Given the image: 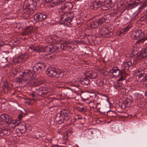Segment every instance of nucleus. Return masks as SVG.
<instances>
[{"mask_svg": "<svg viewBox=\"0 0 147 147\" xmlns=\"http://www.w3.org/2000/svg\"><path fill=\"white\" fill-rule=\"evenodd\" d=\"M35 77L34 72L31 70L25 69L22 72V74L20 76L18 79L21 82H26L28 81L31 82L35 79Z\"/></svg>", "mask_w": 147, "mask_h": 147, "instance_id": "obj_3", "label": "nucleus"}, {"mask_svg": "<svg viewBox=\"0 0 147 147\" xmlns=\"http://www.w3.org/2000/svg\"><path fill=\"white\" fill-rule=\"evenodd\" d=\"M3 129H0V136H4Z\"/></svg>", "mask_w": 147, "mask_h": 147, "instance_id": "obj_58", "label": "nucleus"}, {"mask_svg": "<svg viewBox=\"0 0 147 147\" xmlns=\"http://www.w3.org/2000/svg\"><path fill=\"white\" fill-rule=\"evenodd\" d=\"M67 12H63L61 13L60 15V20L61 21H65V18H66L67 16Z\"/></svg>", "mask_w": 147, "mask_h": 147, "instance_id": "obj_30", "label": "nucleus"}, {"mask_svg": "<svg viewBox=\"0 0 147 147\" xmlns=\"http://www.w3.org/2000/svg\"><path fill=\"white\" fill-rule=\"evenodd\" d=\"M145 94L146 96H147V90H146L145 93Z\"/></svg>", "mask_w": 147, "mask_h": 147, "instance_id": "obj_64", "label": "nucleus"}, {"mask_svg": "<svg viewBox=\"0 0 147 147\" xmlns=\"http://www.w3.org/2000/svg\"><path fill=\"white\" fill-rule=\"evenodd\" d=\"M52 51L54 52L55 51H60L61 49L65 50V45L58 43V42H56V44L52 46Z\"/></svg>", "mask_w": 147, "mask_h": 147, "instance_id": "obj_13", "label": "nucleus"}, {"mask_svg": "<svg viewBox=\"0 0 147 147\" xmlns=\"http://www.w3.org/2000/svg\"><path fill=\"white\" fill-rule=\"evenodd\" d=\"M74 86L76 87H77L78 88L79 87V85L78 84V85H74Z\"/></svg>", "mask_w": 147, "mask_h": 147, "instance_id": "obj_63", "label": "nucleus"}, {"mask_svg": "<svg viewBox=\"0 0 147 147\" xmlns=\"http://www.w3.org/2000/svg\"><path fill=\"white\" fill-rule=\"evenodd\" d=\"M45 1L47 3H48L50 1H51L52 3L55 5H58V3L56 2V0H45Z\"/></svg>", "mask_w": 147, "mask_h": 147, "instance_id": "obj_45", "label": "nucleus"}, {"mask_svg": "<svg viewBox=\"0 0 147 147\" xmlns=\"http://www.w3.org/2000/svg\"><path fill=\"white\" fill-rule=\"evenodd\" d=\"M85 75L86 77L91 79H96L98 77L97 73L92 70H87Z\"/></svg>", "mask_w": 147, "mask_h": 147, "instance_id": "obj_14", "label": "nucleus"}, {"mask_svg": "<svg viewBox=\"0 0 147 147\" xmlns=\"http://www.w3.org/2000/svg\"><path fill=\"white\" fill-rule=\"evenodd\" d=\"M13 61L14 62V64L20 63V61L19 56L14 58Z\"/></svg>", "mask_w": 147, "mask_h": 147, "instance_id": "obj_47", "label": "nucleus"}, {"mask_svg": "<svg viewBox=\"0 0 147 147\" xmlns=\"http://www.w3.org/2000/svg\"><path fill=\"white\" fill-rule=\"evenodd\" d=\"M138 53V52H137V51H134L132 53V55L134 56H136V55H137Z\"/></svg>", "mask_w": 147, "mask_h": 147, "instance_id": "obj_55", "label": "nucleus"}, {"mask_svg": "<svg viewBox=\"0 0 147 147\" xmlns=\"http://www.w3.org/2000/svg\"><path fill=\"white\" fill-rule=\"evenodd\" d=\"M98 21L99 24L100 25L103 23L104 22L106 21V19L105 17L100 18H99L97 20Z\"/></svg>", "mask_w": 147, "mask_h": 147, "instance_id": "obj_39", "label": "nucleus"}, {"mask_svg": "<svg viewBox=\"0 0 147 147\" xmlns=\"http://www.w3.org/2000/svg\"><path fill=\"white\" fill-rule=\"evenodd\" d=\"M71 116V114L70 110L66 109L62 111L60 113H57L55 120L59 124H61L64 121H67Z\"/></svg>", "mask_w": 147, "mask_h": 147, "instance_id": "obj_2", "label": "nucleus"}, {"mask_svg": "<svg viewBox=\"0 0 147 147\" xmlns=\"http://www.w3.org/2000/svg\"><path fill=\"white\" fill-rule=\"evenodd\" d=\"M125 32H123V30H122L119 32L118 35L120 37H122L125 34Z\"/></svg>", "mask_w": 147, "mask_h": 147, "instance_id": "obj_51", "label": "nucleus"}, {"mask_svg": "<svg viewBox=\"0 0 147 147\" xmlns=\"http://www.w3.org/2000/svg\"><path fill=\"white\" fill-rule=\"evenodd\" d=\"M100 34L104 37L109 38L111 36L113 33L109 32V30L105 26H103L99 30Z\"/></svg>", "mask_w": 147, "mask_h": 147, "instance_id": "obj_10", "label": "nucleus"}, {"mask_svg": "<svg viewBox=\"0 0 147 147\" xmlns=\"http://www.w3.org/2000/svg\"><path fill=\"white\" fill-rule=\"evenodd\" d=\"M42 83V82L41 81L40 82L39 80L34 81L33 82V87L37 86Z\"/></svg>", "mask_w": 147, "mask_h": 147, "instance_id": "obj_38", "label": "nucleus"}, {"mask_svg": "<svg viewBox=\"0 0 147 147\" xmlns=\"http://www.w3.org/2000/svg\"><path fill=\"white\" fill-rule=\"evenodd\" d=\"M33 70L34 72H37V73H39L40 72L42 71L41 69L39 68L38 66L36 64L33 67Z\"/></svg>", "mask_w": 147, "mask_h": 147, "instance_id": "obj_34", "label": "nucleus"}, {"mask_svg": "<svg viewBox=\"0 0 147 147\" xmlns=\"http://www.w3.org/2000/svg\"><path fill=\"white\" fill-rule=\"evenodd\" d=\"M88 106L90 107L91 109L93 108L94 109L97 108V105L94 104V102L91 100H89L88 102Z\"/></svg>", "mask_w": 147, "mask_h": 147, "instance_id": "obj_36", "label": "nucleus"}, {"mask_svg": "<svg viewBox=\"0 0 147 147\" xmlns=\"http://www.w3.org/2000/svg\"><path fill=\"white\" fill-rule=\"evenodd\" d=\"M123 104L121 105L122 109H125V108L130 106L133 101L132 96L129 95L125 96L123 98Z\"/></svg>", "mask_w": 147, "mask_h": 147, "instance_id": "obj_7", "label": "nucleus"}, {"mask_svg": "<svg viewBox=\"0 0 147 147\" xmlns=\"http://www.w3.org/2000/svg\"><path fill=\"white\" fill-rule=\"evenodd\" d=\"M30 48L36 52H42L41 51L42 49V46L39 45L37 46L30 47Z\"/></svg>", "mask_w": 147, "mask_h": 147, "instance_id": "obj_23", "label": "nucleus"}, {"mask_svg": "<svg viewBox=\"0 0 147 147\" xmlns=\"http://www.w3.org/2000/svg\"><path fill=\"white\" fill-rule=\"evenodd\" d=\"M72 21L71 18H69L68 16H66V18H65V21L64 22V24H67V23H70Z\"/></svg>", "mask_w": 147, "mask_h": 147, "instance_id": "obj_44", "label": "nucleus"}, {"mask_svg": "<svg viewBox=\"0 0 147 147\" xmlns=\"http://www.w3.org/2000/svg\"><path fill=\"white\" fill-rule=\"evenodd\" d=\"M34 28L32 26L27 27L23 30L22 34L23 36L28 35L33 32Z\"/></svg>", "mask_w": 147, "mask_h": 147, "instance_id": "obj_16", "label": "nucleus"}, {"mask_svg": "<svg viewBox=\"0 0 147 147\" xmlns=\"http://www.w3.org/2000/svg\"><path fill=\"white\" fill-rule=\"evenodd\" d=\"M139 2L137 3L135 1H133L132 3L128 4V8L129 9H131L137 6V4H139Z\"/></svg>", "mask_w": 147, "mask_h": 147, "instance_id": "obj_31", "label": "nucleus"}, {"mask_svg": "<svg viewBox=\"0 0 147 147\" xmlns=\"http://www.w3.org/2000/svg\"><path fill=\"white\" fill-rule=\"evenodd\" d=\"M88 78V77H86L85 78H81L80 81L81 83L83 85H88L90 82V81Z\"/></svg>", "mask_w": 147, "mask_h": 147, "instance_id": "obj_25", "label": "nucleus"}, {"mask_svg": "<svg viewBox=\"0 0 147 147\" xmlns=\"http://www.w3.org/2000/svg\"><path fill=\"white\" fill-rule=\"evenodd\" d=\"M139 74L138 77L140 78L141 77L144 78L147 77V68L144 67L140 68L138 71Z\"/></svg>", "mask_w": 147, "mask_h": 147, "instance_id": "obj_15", "label": "nucleus"}, {"mask_svg": "<svg viewBox=\"0 0 147 147\" xmlns=\"http://www.w3.org/2000/svg\"><path fill=\"white\" fill-rule=\"evenodd\" d=\"M109 114L111 115V116L112 117H116L117 116L116 113L113 111H110Z\"/></svg>", "mask_w": 147, "mask_h": 147, "instance_id": "obj_50", "label": "nucleus"}, {"mask_svg": "<svg viewBox=\"0 0 147 147\" xmlns=\"http://www.w3.org/2000/svg\"><path fill=\"white\" fill-rule=\"evenodd\" d=\"M8 60L7 57H3L2 58L0 59L1 63L2 64L5 63L7 62H8Z\"/></svg>", "mask_w": 147, "mask_h": 147, "instance_id": "obj_42", "label": "nucleus"}, {"mask_svg": "<svg viewBox=\"0 0 147 147\" xmlns=\"http://www.w3.org/2000/svg\"><path fill=\"white\" fill-rule=\"evenodd\" d=\"M36 64L38 66L39 68L41 69L42 71H43L46 67L45 64L43 62L38 63H36Z\"/></svg>", "mask_w": 147, "mask_h": 147, "instance_id": "obj_28", "label": "nucleus"}, {"mask_svg": "<svg viewBox=\"0 0 147 147\" xmlns=\"http://www.w3.org/2000/svg\"><path fill=\"white\" fill-rule=\"evenodd\" d=\"M33 70L34 72H37V73H39L40 72L42 71L41 69L39 68L38 66L36 64L33 67Z\"/></svg>", "mask_w": 147, "mask_h": 147, "instance_id": "obj_35", "label": "nucleus"}, {"mask_svg": "<svg viewBox=\"0 0 147 147\" xmlns=\"http://www.w3.org/2000/svg\"><path fill=\"white\" fill-rule=\"evenodd\" d=\"M98 2V3L99 4H100V5L101 6V5L103 4L104 3H105L106 1V0H96Z\"/></svg>", "mask_w": 147, "mask_h": 147, "instance_id": "obj_49", "label": "nucleus"}, {"mask_svg": "<svg viewBox=\"0 0 147 147\" xmlns=\"http://www.w3.org/2000/svg\"><path fill=\"white\" fill-rule=\"evenodd\" d=\"M30 95L33 98L36 97L37 96L35 94L34 92L31 93Z\"/></svg>", "mask_w": 147, "mask_h": 147, "instance_id": "obj_59", "label": "nucleus"}, {"mask_svg": "<svg viewBox=\"0 0 147 147\" xmlns=\"http://www.w3.org/2000/svg\"><path fill=\"white\" fill-rule=\"evenodd\" d=\"M116 82H115L114 84V87L116 89H117L118 91H119L120 89L121 88V86H122V84L121 83H119L118 81Z\"/></svg>", "mask_w": 147, "mask_h": 147, "instance_id": "obj_32", "label": "nucleus"}, {"mask_svg": "<svg viewBox=\"0 0 147 147\" xmlns=\"http://www.w3.org/2000/svg\"><path fill=\"white\" fill-rule=\"evenodd\" d=\"M104 79L98 78L96 81V84L97 86L100 87L104 84Z\"/></svg>", "mask_w": 147, "mask_h": 147, "instance_id": "obj_27", "label": "nucleus"}, {"mask_svg": "<svg viewBox=\"0 0 147 147\" xmlns=\"http://www.w3.org/2000/svg\"><path fill=\"white\" fill-rule=\"evenodd\" d=\"M42 87H40L38 88H36L35 91L36 93L39 96H42Z\"/></svg>", "mask_w": 147, "mask_h": 147, "instance_id": "obj_33", "label": "nucleus"}, {"mask_svg": "<svg viewBox=\"0 0 147 147\" xmlns=\"http://www.w3.org/2000/svg\"><path fill=\"white\" fill-rule=\"evenodd\" d=\"M131 37L134 39H138L137 43H143L147 40V37H144V31L139 29L133 31Z\"/></svg>", "mask_w": 147, "mask_h": 147, "instance_id": "obj_4", "label": "nucleus"}, {"mask_svg": "<svg viewBox=\"0 0 147 147\" xmlns=\"http://www.w3.org/2000/svg\"><path fill=\"white\" fill-rule=\"evenodd\" d=\"M52 45H49L45 47L42 46V52H46L50 54L53 52L52 51Z\"/></svg>", "mask_w": 147, "mask_h": 147, "instance_id": "obj_20", "label": "nucleus"}, {"mask_svg": "<svg viewBox=\"0 0 147 147\" xmlns=\"http://www.w3.org/2000/svg\"><path fill=\"white\" fill-rule=\"evenodd\" d=\"M20 122V121H19L13 120L12 118H11V121L9 122L7 124L10 128L11 129H14L16 126L18 125V122Z\"/></svg>", "mask_w": 147, "mask_h": 147, "instance_id": "obj_18", "label": "nucleus"}, {"mask_svg": "<svg viewBox=\"0 0 147 147\" xmlns=\"http://www.w3.org/2000/svg\"><path fill=\"white\" fill-rule=\"evenodd\" d=\"M65 0H56V2L58 3V5H59L61 4Z\"/></svg>", "mask_w": 147, "mask_h": 147, "instance_id": "obj_52", "label": "nucleus"}, {"mask_svg": "<svg viewBox=\"0 0 147 147\" xmlns=\"http://www.w3.org/2000/svg\"><path fill=\"white\" fill-rule=\"evenodd\" d=\"M11 116L5 114L1 115L0 116V123L2 125L8 124L9 122L11 121Z\"/></svg>", "mask_w": 147, "mask_h": 147, "instance_id": "obj_9", "label": "nucleus"}, {"mask_svg": "<svg viewBox=\"0 0 147 147\" xmlns=\"http://www.w3.org/2000/svg\"><path fill=\"white\" fill-rule=\"evenodd\" d=\"M42 97H45V96H47L49 92L48 91V88L46 87H42Z\"/></svg>", "mask_w": 147, "mask_h": 147, "instance_id": "obj_29", "label": "nucleus"}, {"mask_svg": "<svg viewBox=\"0 0 147 147\" xmlns=\"http://www.w3.org/2000/svg\"><path fill=\"white\" fill-rule=\"evenodd\" d=\"M46 74L51 77L57 78L59 77L61 78L64 76V72L63 71H60L58 73L55 68L52 67L48 69Z\"/></svg>", "mask_w": 147, "mask_h": 147, "instance_id": "obj_5", "label": "nucleus"}, {"mask_svg": "<svg viewBox=\"0 0 147 147\" xmlns=\"http://www.w3.org/2000/svg\"><path fill=\"white\" fill-rule=\"evenodd\" d=\"M78 110L80 112H84L85 111L84 108L79 107L78 108Z\"/></svg>", "mask_w": 147, "mask_h": 147, "instance_id": "obj_53", "label": "nucleus"}, {"mask_svg": "<svg viewBox=\"0 0 147 147\" xmlns=\"http://www.w3.org/2000/svg\"><path fill=\"white\" fill-rule=\"evenodd\" d=\"M109 73L113 75L115 77H117L120 76V78L118 79V81L124 80V78L123 76L125 75L122 73L121 69L120 70L117 67H113L112 69L110 70Z\"/></svg>", "mask_w": 147, "mask_h": 147, "instance_id": "obj_6", "label": "nucleus"}, {"mask_svg": "<svg viewBox=\"0 0 147 147\" xmlns=\"http://www.w3.org/2000/svg\"><path fill=\"white\" fill-rule=\"evenodd\" d=\"M100 25L98 21L96 20L92 22V23L90 25V27L92 29H95L99 27Z\"/></svg>", "mask_w": 147, "mask_h": 147, "instance_id": "obj_24", "label": "nucleus"}, {"mask_svg": "<svg viewBox=\"0 0 147 147\" xmlns=\"http://www.w3.org/2000/svg\"><path fill=\"white\" fill-rule=\"evenodd\" d=\"M82 100L83 101H86V102L88 104V102H89V101L88 100L89 99L88 98L87 99L83 98Z\"/></svg>", "mask_w": 147, "mask_h": 147, "instance_id": "obj_57", "label": "nucleus"}, {"mask_svg": "<svg viewBox=\"0 0 147 147\" xmlns=\"http://www.w3.org/2000/svg\"><path fill=\"white\" fill-rule=\"evenodd\" d=\"M143 18L145 19H146V18L147 19V14L144 15L143 16Z\"/></svg>", "mask_w": 147, "mask_h": 147, "instance_id": "obj_62", "label": "nucleus"}, {"mask_svg": "<svg viewBox=\"0 0 147 147\" xmlns=\"http://www.w3.org/2000/svg\"><path fill=\"white\" fill-rule=\"evenodd\" d=\"M73 7L72 4L70 2H66L65 3L63 6H62L61 8L59 9V11L61 12H67L70 11Z\"/></svg>", "mask_w": 147, "mask_h": 147, "instance_id": "obj_11", "label": "nucleus"}, {"mask_svg": "<svg viewBox=\"0 0 147 147\" xmlns=\"http://www.w3.org/2000/svg\"><path fill=\"white\" fill-rule=\"evenodd\" d=\"M147 56V47L143 49L140 53V58L141 59L145 58Z\"/></svg>", "mask_w": 147, "mask_h": 147, "instance_id": "obj_22", "label": "nucleus"}, {"mask_svg": "<svg viewBox=\"0 0 147 147\" xmlns=\"http://www.w3.org/2000/svg\"><path fill=\"white\" fill-rule=\"evenodd\" d=\"M47 40L48 42L49 43H51L53 42H58L57 40L53 39L51 37H49L48 38H47Z\"/></svg>", "mask_w": 147, "mask_h": 147, "instance_id": "obj_41", "label": "nucleus"}, {"mask_svg": "<svg viewBox=\"0 0 147 147\" xmlns=\"http://www.w3.org/2000/svg\"><path fill=\"white\" fill-rule=\"evenodd\" d=\"M131 27V26H127L125 27L124 29H122V30H123V32H125V33L128 31V30Z\"/></svg>", "mask_w": 147, "mask_h": 147, "instance_id": "obj_46", "label": "nucleus"}, {"mask_svg": "<svg viewBox=\"0 0 147 147\" xmlns=\"http://www.w3.org/2000/svg\"><path fill=\"white\" fill-rule=\"evenodd\" d=\"M47 15L42 13H38L34 16V18L36 21L42 22L47 17Z\"/></svg>", "mask_w": 147, "mask_h": 147, "instance_id": "obj_12", "label": "nucleus"}, {"mask_svg": "<svg viewBox=\"0 0 147 147\" xmlns=\"http://www.w3.org/2000/svg\"><path fill=\"white\" fill-rule=\"evenodd\" d=\"M90 8L92 10H96L101 6L96 0L91 2L90 5Z\"/></svg>", "mask_w": 147, "mask_h": 147, "instance_id": "obj_17", "label": "nucleus"}, {"mask_svg": "<svg viewBox=\"0 0 147 147\" xmlns=\"http://www.w3.org/2000/svg\"><path fill=\"white\" fill-rule=\"evenodd\" d=\"M19 57L20 63H23L27 60L28 55H24L19 56Z\"/></svg>", "mask_w": 147, "mask_h": 147, "instance_id": "obj_26", "label": "nucleus"}, {"mask_svg": "<svg viewBox=\"0 0 147 147\" xmlns=\"http://www.w3.org/2000/svg\"><path fill=\"white\" fill-rule=\"evenodd\" d=\"M120 89L119 90H120L121 91L123 92H125L126 91V88H123L121 86V88H120Z\"/></svg>", "mask_w": 147, "mask_h": 147, "instance_id": "obj_54", "label": "nucleus"}, {"mask_svg": "<svg viewBox=\"0 0 147 147\" xmlns=\"http://www.w3.org/2000/svg\"><path fill=\"white\" fill-rule=\"evenodd\" d=\"M134 63L132 61H127L124 62L122 65V69H121L122 73L126 75L128 74L127 72L129 69V68L131 67V69L134 66Z\"/></svg>", "mask_w": 147, "mask_h": 147, "instance_id": "obj_8", "label": "nucleus"}, {"mask_svg": "<svg viewBox=\"0 0 147 147\" xmlns=\"http://www.w3.org/2000/svg\"><path fill=\"white\" fill-rule=\"evenodd\" d=\"M22 118V114H20L18 115V118L19 120L21 119Z\"/></svg>", "mask_w": 147, "mask_h": 147, "instance_id": "obj_61", "label": "nucleus"}, {"mask_svg": "<svg viewBox=\"0 0 147 147\" xmlns=\"http://www.w3.org/2000/svg\"><path fill=\"white\" fill-rule=\"evenodd\" d=\"M4 42L0 41V47L4 45Z\"/></svg>", "mask_w": 147, "mask_h": 147, "instance_id": "obj_60", "label": "nucleus"}, {"mask_svg": "<svg viewBox=\"0 0 147 147\" xmlns=\"http://www.w3.org/2000/svg\"><path fill=\"white\" fill-rule=\"evenodd\" d=\"M3 131V135L5 134H9V132H10V131L8 130L6 128H4V129H2Z\"/></svg>", "mask_w": 147, "mask_h": 147, "instance_id": "obj_48", "label": "nucleus"}, {"mask_svg": "<svg viewBox=\"0 0 147 147\" xmlns=\"http://www.w3.org/2000/svg\"><path fill=\"white\" fill-rule=\"evenodd\" d=\"M18 122V125L19 127L18 128V129L22 132H25L26 131V124L24 123H20Z\"/></svg>", "mask_w": 147, "mask_h": 147, "instance_id": "obj_21", "label": "nucleus"}, {"mask_svg": "<svg viewBox=\"0 0 147 147\" xmlns=\"http://www.w3.org/2000/svg\"><path fill=\"white\" fill-rule=\"evenodd\" d=\"M101 6V9L102 10H107L111 8V1L107 0Z\"/></svg>", "mask_w": 147, "mask_h": 147, "instance_id": "obj_19", "label": "nucleus"}, {"mask_svg": "<svg viewBox=\"0 0 147 147\" xmlns=\"http://www.w3.org/2000/svg\"><path fill=\"white\" fill-rule=\"evenodd\" d=\"M67 16H68V17L69 18H71V19L72 20L74 17V13L72 12H67Z\"/></svg>", "mask_w": 147, "mask_h": 147, "instance_id": "obj_43", "label": "nucleus"}, {"mask_svg": "<svg viewBox=\"0 0 147 147\" xmlns=\"http://www.w3.org/2000/svg\"><path fill=\"white\" fill-rule=\"evenodd\" d=\"M65 50L67 49H67H69V48H71V46L70 45L71 44V43L70 42H65Z\"/></svg>", "mask_w": 147, "mask_h": 147, "instance_id": "obj_40", "label": "nucleus"}, {"mask_svg": "<svg viewBox=\"0 0 147 147\" xmlns=\"http://www.w3.org/2000/svg\"><path fill=\"white\" fill-rule=\"evenodd\" d=\"M8 63H7L5 65L7 66H9L10 65H13L14 64V58H10L9 59H8Z\"/></svg>", "mask_w": 147, "mask_h": 147, "instance_id": "obj_37", "label": "nucleus"}, {"mask_svg": "<svg viewBox=\"0 0 147 147\" xmlns=\"http://www.w3.org/2000/svg\"><path fill=\"white\" fill-rule=\"evenodd\" d=\"M36 2L32 0H27L23 6L24 16L27 19L30 15L33 13L36 7Z\"/></svg>", "mask_w": 147, "mask_h": 147, "instance_id": "obj_1", "label": "nucleus"}, {"mask_svg": "<svg viewBox=\"0 0 147 147\" xmlns=\"http://www.w3.org/2000/svg\"><path fill=\"white\" fill-rule=\"evenodd\" d=\"M145 78L146 79L143 80V82L144 84H146V86H147V77Z\"/></svg>", "mask_w": 147, "mask_h": 147, "instance_id": "obj_56", "label": "nucleus"}]
</instances>
